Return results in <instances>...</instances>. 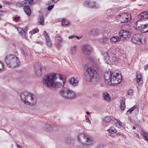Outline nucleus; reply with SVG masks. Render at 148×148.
<instances>
[{"instance_id": "f257e3e1", "label": "nucleus", "mask_w": 148, "mask_h": 148, "mask_svg": "<svg viewBox=\"0 0 148 148\" xmlns=\"http://www.w3.org/2000/svg\"><path fill=\"white\" fill-rule=\"evenodd\" d=\"M138 17L140 19L135 23L134 28L143 33L148 32V24L143 25L141 23L142 21H144L148 18V11L141 13L138 15Z\"/></svg>"}, {"instance_id": "f03ea898", "label": "nucleus", "mask_w": 148, "mask_h": 148, "mask_svg": "<svg viewBox=\"0 0 148 148\" xmlns=\"http://www.w3.org/2000/svg\"><path fill=\"white\" fill-rule=\"evenodd\" d=\"M85 73V78L87 82H91L95 83L99 81V75L97 72L94 69L90 67H88Z\"/></svg>"}, {"instance_id": "7ed1b4c3", "label": "nucleus", "mask_w": 148, "mask_h": 148, "mask_svg": "<svg viewBox=\"0 0 148 148\" xmlns=\"http://www.w3.org/2000/svg\"><path fill=\"white\" fill-rule=\"evenodd\" d=\"M104 78L108 82H114L113 84H119L121 82V77L119 74L106 71L104 74Z\"/></svg>"}, {"instance_id": "20e7f679", "label": "nucleus", "mask_w": 148, "mask_h": 148, "mask_svg": "<svg viewBox=\"0 0 148 148\" xmlns=\"http://www.w3.org/2000/svg\"><path fill=\"white\" fill-rule=\"evenodd\" d=\"M33 95L29 92L24 91L21 93L20 98L22 101L27 105H33L36 102L34 100Z\"/></svg>"}, {"instance_id": "39448f33", "label": "nucleus", "mask_w": 148, "mask_h": 148, "mask_svg": "<svg viewBox=\"0 0 148 148\" xmlns=\"http://www.w3.org/2000/svg\"><path fill=\"white\" fill-rule=\"evenodd\" d=\"M5 62L9 67L14 68L18 66L20 62L17 57L14 55H8L5 57Z\"/></svg>"}, {"instance_id": "423d86ee", "label": "nucleus", "mask_w": 148, "mask_h": 148, "mask_svg": "<svg viewBox=\"0 0 148 148\" xmlns=\"http://www.w3.org/2000/svg\"><path fill=\"white\" fill-rule=\"evenodd\" d=\"M60 95L65 99H73L76 97L75 93L69 89H64L61 90L60 92Z\"/></svg>"}, {"instance_id": "0eeeda50", "label": "nucleus", "mask_w": 148, "mask_h": 148, "mask_svg": "<svg viewBox=\"0 0 148 148\" xmlns=\"http://www.w3.org/2000/svg\"><path fill=\"white\" fill-rule=\"evenodd\" d=\"M104 60L109 64H115L118 62V59L112 55L111 53L108 51L104 53Z\"/></svg>"}, {"instance_id": "6e6552de", "label": "nucleus", "mask_w": 148, "mask_h": 148, "mask_svg": "<svg viewBox=\"0 0 148 148\" xmlns=\"http://www.w3.org/2000/svg\"><path fill=\"white\" fill-rule=\"evenodd\" d=\"M56 76V75L55 74L47 75L43 80V82L48 87H51L52 88Z\"/></svg>"}, {"instance_id": "1a4fd4ad", "label": "nucleus", "mask_w": 148, "mask_h": 148, "mask_svg": "<svg viewBox=\"0 0 148 148\" xmlns=\"http://www.w3.org/2000/svg\"><path fill=\"white\" fill-rule=\"evenodd\" d=\"M118 18H119V21L121 23H124L130 21L131 19V14L124 12L121 14L118 15Z\"/></svg>"}, {"instance_id": "9d476101", "label": "nucleus", "mask_w": 148, "mask_h": 148, "mask_svg": "<svg viewBox=\"0 0 148 148\" xmlns=\"http://www.w3.org/2000/svg\"><path fill=\"white\" fill-rule=\"evenodd\" d=\"M132 34V32L130 30L127 29H123L121 30L119 32V35L120 37L125 39L127 38H129Z\"/></svg>"}, {"instance_id": "9b49d317", "label": "nucleus", "mask_w": 148, "mask_h": 148, "mask_svg": "<svg viewBox=\"0 0 148 148\" xmlns=\"http://www.w3.org/2000/svg\"><path fill=\"white\" fill-rule=\"evenodd\" d=\"M84 5L88 8H97L99 7V5L92 1H85Z\"/></svg>"}, {"instance_id": "f8f14e48", "label": "nucleus", "mask_w": 148, "mask_h": 148, "mask_svg": "<svg viewBox=\"0 0 148 148\" xmlns=\"http://www.w3.org/2000/svg\"><path fill=\"white\" fill-rule=\"evenodd\" d=\"M141 35L138 34H134L132 37V41L134 43L140 44L142 43Z\"/></svg>"}, {"instance_id": "ddd939ff", "label": "nucleus", "mask_w": 148, "mask_h": 148, "mask_svg": "<svg viewBox=\"0 0 148 148\" xmlns=\"http://www.w3.org/2000/svg\"><path fill=\"white\" fill-rule=\"evenodd\" d=\"M43 35L45 36L46 44L49 47H51L52 46V43L49 35L45 31H44Z\"/></svg>"}, {"instance_id": "4468645a", "label": "nucleus", "mask_w": 148, "mask_h": 148, "mask_svg": "<svg viewBox=\"0 0 148 148\" xmlns=\"http://www.w3.org/2000/svg\"><path fill=\"white\" fill-rule=\"evenodd\" d=\"M92 48L88 45H86L83 46L82 51L84 54L88 55L91 52Z\"/></svg>"}, {"instance_id": "2eb2a0df", "label": "nucleus", "mask_w": 148, "mask_h": 148, "mask_svg": "<svg viewBox=\"0 0 148 148\" xmlns=\"http://www.w3.org/2000/svg\"><path fill=\"white\" fill-rule=\"evenodd\" d=\"M65 82L64 81H61L59 82H54L52 88L54 89H56L57 88H63Z\"/></svg>"}, {"instance_id": "dca6fc26", "label": "nucleus", "mask_w": 148, "mask_h": 148, "mask_svg": "<svg viewBox=\"0 0 148 148\" xmlns=\"http://www.w3.org/2000/svg\"><path fill=\"white\" fill-rule=\"evenodd\" d=\"M79 81L77 79L73 77L70 79V83L73 86H75L78 84Z\"/></svg>"}, {"instance_id": "f3484780", "label": "nucleus", "mask_w": 148, "mask_h": 148, "mask_svg": "<svg viewBox=\"0 0 148 148\" xmlns=\"http://www.w3.org/2000/svg\"><path fill=\"white\" fill-rule=\"evenodd\" d=\"M23 9L27 15L30 16L31 15V10L29 5H25L24 6Z\"/></svg>"}, {"instance_id": "a211bd4d", "label": "nucleus", "mask_w": 148, "mask_h": 148, "mask_svg": "<svg viewBox=\"0 0 148 148\" xmlns=\"http://www.w3.org/2000/svg\"><path fill=\"white\" fill-rule=\"evenodd\" d=\"M86 136L82 133L77 135V138L78 141L80 143L83 144V139H85Z\"/></svg>"}, {"instance_id": "6ab92c4d", "label": "nucleus", "mask_w": 148, "mask_h": 148, "mask_svg": "<svg viewBox=\"0 0 148 148\" xmlns=\"http://www.w3.org/2000/svg\"><path fill=\"white\" fill-rule=\"evenodd\" d=\"M100 31L98 29H92L89 32V34H91L93 36H97L100 33Z\"/></svg>"}, {"instance_id": "aec40b11", "label": "nucleus", "mask_w": 148, "mask_h": 148, "mask_svg": "<svg viewBox=\"0 0 148 148\" xmlns=\"http://www.w3.org/2000/svg\"><path fill=\"white\" fill-rule=\"evenodd\" d=\"M34 71L37 75L40 76L42 74V68L40 66L35 67Z\"/></svg>"}, {"instance_id": "412c9836", "label": "nucleus", "mask_w": 148, "mask_h": 148, "mask_svg": "<svg viewBox=\"0 0 148 148\" xmlns=\"http://www.w3.org/2000/svg\"><path fill=\"white\" fill-rule=\"evenodd\" d=\"M110 40L111 42L115 43L117 41H120L121 40V38L119 37L113 36L111 38Z\"/></svg>"}, {"instance_id": "4be33fe9", "label": "nucleus", "mask_w": 148, "mask_h": 148, "mask_svg": "<svg viewBox=\"0 0 148 148\" xmlns=\"http://www.w3.org/2000/svg\"><path fill=\"white\" fill-rule=\"evenodd\" d=\"M109 38L108 37L104 36V37L99 39V42L103 44H106L107 43L108 41Z\"/></svg>"}, {"instance_id": "5701e85b", "label": "nucleus", "mask_w": 148, "mask_h": 148, "mask_svg": "<svg viewBox=\"0 0 148 148\" xmlns=\"http://www.w3.org/2000/svg\"><path fill=\"white\" fill-rule=\"evenodd\" d=\"M44 21L43 17L42 16H40L38 19L37 24L38 25H44Z\"/></svg>"}, {"instance_id": "b1692460", "label": "nucleus", "mask_w": 148, "mask_h": 148, "mask_svg": "<svg viewBox=\"0 0 148 148\" xmlns=\"http://www.w3.org/2000/svg\"><path fill=\"white\" fill-rule=\"evenodd\" d=\"M37 0H24L25 5H33L36 2Z\"/></svg>"}, {"instance_id": "393cba45", "label": "nucleus", "mask_w": 148, "mask_h": 148, "mask_svg": "<svg viewBox=\"0 0 148 148\" xmlns=\"http://www.w3.org/2000/svg\"><path fill=\"white\" fill-rule=\"evenodd\" d=\"M103 96L105 100L108 101H110V97L109 96V94L106 92H104L103 94Z\"/></svg>"}, {"instance_id": "a878e982", "label": "nucleus", "mask_w": 148, "mask_h": 148, "mask_svg": "<svg viewBox=\"0 0 148 148\" xmlns=\"http://www.w3.org/2000/svg\"><path fill=\"white\" fill-rule=\"evenodd\" d=\"M111 31V30L110 29L106 30L103 33V35L104 36L108 37H109L112 34Z\"/></svg>"}, {"instance_id": "bb28decb", "label": "nucleus", "mask_w": 148, "mask_h": 148, "mask_svg": "<svg viewBox=\"0 0 148 148\" xmlns=\"http://www.w3.org/2000/svg\"><path fill=\"white\" fill-rule=\"evenodd\" d=\"M137 82L139 85L143 83L142 78L140 75H138L137 76Z\"/></svg>"}, {"instance_id": "cd10ccee", "label": "nucleus", "mask_w": 148, "mask_h": 148, "mask_svg": "<svg viewBox=\"0 0 148 148\" xmlns=\"http://www.w3.org/2000/svg\"><path fill=\"white\" fill-rule=\"evenodd\" d=\"M25 5L24 1L18 2L16 4V6L17 7L21 8Z\"/></svg>"}, {"instance_id": "c85d7f7f", "label": "nucleus", "mask_w": 148, "mask_h": 148, "mask_svg": "<svg viewBox=\"0 0 148 148\" xmlns=\"http://www.w3.org/2000/svg\"><path fill=\"white\" fill-rule=\"evenodd\" d=\"M120 108L121 110H124L125 108V99L122 100L121 102Z\"/></svg>"}, {"instance_id": "c756f323", "label": "nucleus", "mask_w": 148, "mask_h": 148, "mask_svg": "<svg viewBox=\"0 0 148 148\" xmlns=\"http://www.w3.org/2000/svg\"><path fill=\"white\" fill-rule=\"evenodd\" d=\"M86 141L85 142V145H89L92 143V141L91 139L88 137L86 138Z\"/></svg>"}, {"instance_id": "7c9ffc66", "label": "nucleus", "mask_w": 148, "mask_h": 148, "mask_svg": "<svg viewBox=\"0 0 148 148\" xmlns=\"http://www.w3.org/2000/svg\"><path fill=\"white\" fill-rule=\"evenodd\" d=\"M62 25L63 26H67L70 23L69 21H66L65 18H63L62 19V21L61 23Z\"/></svg>"}, {"instance_id": "2f4dec72", "label": "nucleus", "mask_w": 148, "mask_h": 148, "mask_svg": "<svg viewBox=\"0 0 148 148\" xmlns=\"http://www.w3.org/2000/svg\"><path fill=\"white\" fill-rule=\"evenodd\" d=\"M107 131L109 132L112 133V134H114L116 132V130L113 127H111Z\"/></svg>"}, {"instance_id": "473e14b6", "label": "nucleus", "mask_w": 148, "mask_h": 148, "mask_svg": "<svg viewBox=\"0 0 148 148\" xmlns=\"http://www.w3.org/2000/svg\"><path fill=\"white\" fill-rule=\"evenodd\" d=\"M39 30L37 28H36L32 30L29 33L31 35H32L39 32Z\"/></svg>"}, {"instance_id": "72a5a7b5", "label": "nucleus", "mask_w": 148, "mask_h": 148, "mask_svg": "<svg viewBox=\"0 0 148 148\" xmlns=\"http://www.w3.org/2000/svg\"><path fill=\"white\" fill-rule=\"evenodd\" d=\"M76 47L75 46H74L72 47L71 48V53L73 54H74L76 53Z\"/></svg>"}, {"instance_id": "f704fd0d", "label": "nucleus", "mask_w": 148, "mask_h": 148, "mask_svg": "<svg viewBox=\"0 0 148 148\" xmlns=\"http://www.w3.org/2000/svg\"><path fill=\"white\" fill-rule=\"evenodd\" d=\"M111 120V119L110 117L107 116L104 119V121L106 123H108Z\"/></svg>"}, {"instance_id": "c9c22d12", "label": "nucleus", "mask_w": 148, "mask_h": 148, "mask_svg": "<svg viewBox=\"0 0 148 148\" xmlns=\"http://www.w3.org/2000/svg\"><path fill=\"white\" fill-rule=\"evenodd\" d=\"M140 133L142 136L143 137H144L145 136H147V132L145 131V130H142L140 131Z\"/></svg>"}, {"instance_id": "e433bc0d", "label": "nucleus", "mask_w": 148, "mask_h": 148, "mask_svg": "<svg viewBox=\"0 0 148 148\" xmlns=\"http://www.w3.org/2000/svg\"><path fill=\"white\" fill-rule=\"evenodd\" d=\"M44 127L46 128V129H49V130H52V127L49 124H46L45 125Z\"/></svg>"}, {"instance_id": "4c0bfd02", "label": "nucleus", "mask_w": 148, "mask_h": 148, "mask_svg": "<svg viewBox=\"0 0 148 148\" xmlns=\"http://www.w3.org/2000/svg\"><path fill=\"white\" fill-rule=\"evenodd\" d=\"M62 38L61 37L59 36L58 37V41L57 42V44L59 46H60L61 45V41H62Z\"/></svg>"}, {"instance_id": "58836bf2", "label": "nucleus", "mask_w": 148, "mask_h": 148, "mask_svg": "<svg viewBox=\"0 0 148 148\" xmlns=\"http://www.w3.org/2000/svg\"><path fill=\"white\" fill-rule=\"evenodd\" d=\"M136 106H134L133 107H132V108H131L130 109L128 110L127 111V112H129V113H130L134 110V109H135L136 108Z\"/></svg>"}, {"instance_id": "ea45409f", "label": "nucleus", "mask_w": 148, "mask_h": 148, "mask_svg": "<svg viewBox=\"0 0 148 148\" xmlns=\"http://www.w3.org/2000/svg\"><path fill=\"white\" fill-rule=\"evenodd\" d=\"M128 94L129 95H131L133 94V91L132 89H129L127 91Z\"/></svg>"}, {"instance_id": "a19ab883", "label": "nucleus", "mask_w": 148, "mask_h": 148, "mask_svg": "<svg viewBox=\"0 0 148 148\" xmlns=\"http://www.w3.org/2000/svg\"><path fill=\"white\" fill-rule=\"evenodd\" d=\"M21 36L22 38L25 39H26L27 38V37L26 36V33L25 31L24 33H21Z\"/></svg>"}, {"instance_id": "79ce46f5", "label": "nucleus", "mask_w": 148, "mask_h": 148, "mask_svg": "<svg viewBox=\"0 0 148 148\" xmlns=\"http://www.w3.org/2000/svg\"><path fill=\"white\" fill-rule=\"evenodd\" d=\"M17 30L21 34L22 33H24V30H23L21 28H18L17 29Z\"/></svg>"}, {"instance_id": "37998d69", "label": "nucleus", "mask_w": 148, "mask_h": 148, "mask_svg": "<svg viewBox=\"0 0 148 148\" xmlns=\"http://www.w3.org/2000/svg\"><path fill=\"white\" fill-rule=\"evenodd\" d=\"M54 6V5H51L49 6L47 8V9L48 10H50L53 9Z\"/></svg>"}, {"instance_id": "c03bdc74", "label": "nucleus", "mask_w": 148, "mask_h": 148, "mask_svg": "<svg viewBox=\"0 0 148 148\" xmlns=\"http://www.w3.org/2000/svg\"><path fill=\"white\" fill-rule=\"evenodd\" d=\"M116 121L117 122V123L118 124V125L119 127H121L122 126V123L121 121L119 119H116Z\"/></svg>"}, {"instance_id": "a18cd8bd", "label": "nucleus", "mask_w": 148, "mask_h": 148, "mask_svg": "<svg viewBox=\"0 0 148 148\" xmlns=\"http://www.w3.org/2000/svg\"><path fill=\"white\" fill-rule=\"evenodd\" d=\"M3 64L1 62H0V70H2L3 69Z\"/></svg>"}, {"instance_id": "49530a36", "label": "nucleus", "mask_w": 148, "mask_h": 148, "mask_svg": "<svg viewBox=\"0 0 148 148\" xmlns=\"http://www.w3.org/2000/svg\"><path fill=\"white\" fill-rule=\"evenodd\" d=\"M144 139L146 141H147V143H148V135L147 136H145L143 137Z\"/></svg>"}, {"instance_id": "de8ad7c7", "label": "nucleus", "mask_w": 148, "mask_h": 148, "mask_svg": "<svg viewBox=\"0 0 148 148\" xmlns=\"http://www.w3.org/2000/svg\"><path fill=\"white\" fill-rule=\"evenodd\" d=\"M75 37H76L75 36L73 35V36H69V39H71V38H75Z\"/></svg>"}, {"instance_id": "09e8293b", "label": "nucleus", "mask_w": 148, "mask_h": 148, "mask_svg": "<svg viewBox=\"0 0 148 148\" xmlns=\"http://www.w3.org/2000/svg\"><path fill=\"white\" fill-rule=\"evenodd\" d=\"M20 17V16H18V17H16L14 18V19H15V20L16 21L18 20L19 19Z\"/></svg>"}, {"instance_id": "8fccbe9b", "label": "nucleus", "mask_w": 148, "mask_h": 148, "mask_svg": "<svg viewBox=\"0 0 148 148\" xmlns=\"http://www.w3.org/2000/svg\"><path fill=\"white\" fill-rule=\"evenodd\" d=\"M86 121L87 123H88L89 124H90L91 123L90 121L88 119H86Z\"/></svg>"}, {"instance_id": "3c124183", "label": "nucleus", "mask_w": 148, "mask_h": 148, "mask_svg": "<svg viewBox=\"0 0 148 148\" xmlns=\"http://www.w3.org/2000/svg\"><path fill=\"white\" fill-rule=\"evenodd\" d=\"M148 65H146L144 67V69L145 70H146L148 68Z\"/></svg>"}, {"instance_id": "603ef678", "label": "nucleus", "mask_w": 148, "mask_h": 148, "mask_svg": "<svg viewBox=\"0 0 148 148\" xmlns=\"http://www.w3.org/2000/svg\"><path fill=\"white\" fill-rule=\"evenodd\" d=\"M96 148H104V146L102 145H99Z\"/></svg>"}, {"instance_id": "864d4df0", "label": "nucleus", "mask_w": 148, "mask_h": 148, "mask_svg": "<svg viewBox=\"0 0 148 148\" xmlns=\"http://www.w3.org/2000/svg\"><path fill=\"white\" fill-rule=\"evenodd\" d=\"M134 136L135 137H138L139 136V135L137 133H135L134 134Z\"/></svg>"}, {"instance_id": "5fc2aeb1", "label": "nucleus", "mask_w": 148, "mask_h": 148, "mask_svg": "<svg viewBox=\"0 0 148 148\" xmlns=\"http://www.w3.org/2000/svg\"><path fill=\"white\" fill-rule=\"evenodd\" d=\"M60 80H61L62 81H64L63 80V78L62 77H60Z\"/></svg>"}, {"instance_id": "6e6d98bb", "label": "nucleus", "mask_w": 148, "mask_h": 148, "mask_svg": "<svg viewBox=\"0 0 148 148\" xmlns=\"http://www.w3.org/2000/svg\"><path fill=\"white\" fill-rule=\"evenodd\" d=\"M17 148H22L21 146L18 145H17Z\"/></svg>"}, {"instance_id": "4d7b16f0", "label": "nucleus", "mask_w": 148, "mask_h": 148, "mask_svg": "<svg viewBox=\"0 0 148 148\" xmlns=\"http://www.w3.org/2000/svg\"><path fill=\"white\" fill-rule=\"evenodd\" d=\"M22 52L23 53V54L25 56L26 55V53L25 52H24L23 50H22Z\"/></svg>"}, {"instance_id": "13d9d810", "label": "nucleus", "mask_w": 148, "mask_h": 148, "mask_svg": "<svg viewBox=\"0 0 148 148\" xmlns=\"http://www.w3.org/2000/svg\"><path fill=\"white\" fill-rule=\"evenodd\" d=\"M86 113L87 114H88V115H90V113L88 111H86Z\"/></svg>"}, {"instance_id": "bf43d9fd", "label": "nucleus", "mask_w": 148, "mask_h": 148, "mask_svg": "<svg viewBox=\"0 0 148 148\" xmlns=\"http://www.w3.org/2000/svg\"><path fill=\"white\" fill-rule=\"evenodd\" d=\"M136 127L135 126H134L133 127V129L135 130L136 129Z\"/></svg>"}, {"instance_id": "052dcab7", "label": "nucleus", "mask_w": 148, "mask_h": 148, "mask_svg": "<svg viewBox=\"0 0 148 148\" xmlns=\"http://www.w3.org/2000/svg\"><path fill=\"white\" fill-rule=\"evenodd\" d=\"M76 38H77V39H79V36H76Z\"/></svg>"}]
</instances>
